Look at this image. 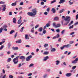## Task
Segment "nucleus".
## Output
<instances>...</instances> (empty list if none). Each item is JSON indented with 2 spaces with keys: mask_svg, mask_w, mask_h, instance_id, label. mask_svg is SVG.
I'll list each match as a JSON object with an SVG mask.
<instances>
[{
  "mask_svg": "<svg viewBox=\"0 0 78 78\" xmlns=\"http://www.w3.org/2000/svg\"><path fill=\"white\" fill-rule=\"evenodd\" d=\"M33 57V56L31 55H30L29 56H28L26 58V61H29V60Z\"/></svg>",
  "mask_w": 78,
  "mask_h": 78,
  "instance_id": "4",
  "label": "nucleus"
},
{
  "mask_svg": "<svg viewBox=\"0 0 78 78\" xmlns=\"http://www.w3.org/2000/svg\"><path fill=\"white\" fill-rule=\"evenodd\" d=\"M11 61V58H9L8 59L7 61L9 62H10Z\"/></svg>",
  "mask_w": 78,
  "mask_h": 78,
  "instance_id": "27",
  "label": "nucleus"
},
{
  "mask_svg": "<svg viewBox=\"0 0 78 78\" xmlns=\"http://www.w3.org/2000/svg\"><path fill=\"white\" fill-rule=\"evenodd\" d=\"M59 17L58 16H56L54 18V20H55L56 21H58L59 20Z\"/></svg>",
  "mask_w": 78,
  "mask_h": 78,
  "instance_id": "8",
  "label": "nucleus"
},
{
  "mask_svg": "<svg viewBox=\"0 0 78 78\" xmlns=\"http://www.w3.org/2000/svg\"><path fill=\"white\" fill-rule=\"evenodd\" d=\"M2 31H3V28H2V27H1L0 28V33H2Z\"/></svg>",
  "mask_w": 78,
  "mask_h": 78,
  "instance_id": "39",
  "label": "nucleus"
},
{
  "mask_svg": "<svg viewBox=\"0 0 78 78\" xmlns=\"http://www.w3.org/2000/svg\"><path fill=\"white\" fill-rule=\"evenodd\" d=\"M7 27L6 25H4L3 27V28H7Z\"/></svg>",
  "mask_w": 78,
  "mask_h": 78,
  "instance_id": "46",
  "label": "nucleus"
},
{
  "mask_svg": "<svg viewBox=\"0 0 78 78\" xmlns=\"http://www.w3.org/2000/svg\"><path fill=\"white\" fill-rule=\"evenodd\" d=\"M65 31V30H63L61 32L62 34H64V32Z\"/></svg>",
  "mask_w": 78,
  "mask_h": 78,
  "instance_id": "53",
  "label": "nucleus"
},
{
  "mask_svg": "<svg viewBox=\"0 0 78 78\" xmlns=\"http://www.w3.org/2000/svg\"><path fill=\"white\" fill-rule=\"evenodd\" d=\"M47 11L48 12H50V8L48 7L47 9Z\"/></svg>",
  "mask_w": 78,
  "mask_h": 78,
  "instance_id": "31",
  "label": "nucleus"
},
{
  "mask_svg": "<svg viewBox=\"0 0 78 78\" xmlns=\"http://www.w3.org/2000/svg\"><path fill=\"white\" fill-rule=\"evenodd\" d=\"M53 27H56V23H53Z\"/></svg>",
  "mask_w": 78,
  "mask_h": 78,
  "instance_id": "37",
  "label": "nucleus"
},
{
  "mask_svg": "<svg viewBox=\"0 0 78 78\" xmlns=\"http://www.w3.org/2000/svg\"><path fill=\"white\" fill-rule=\"evenodd\" d=\"M49 58V57L48 56L45 57L44 58V59H43V61H47V59H48Z\"/></svg>",
  "mask_w": 78,
  "mask_h": 78,
  "instance_id": "10",
  "label": "nucleus"
},
{
  "mask_svg": "<svg viewBox=\"0 0 78 78\" xmlns=\"http://www.w3.org/2000/svg\"><path fill=\"white\" fill-rule=\"evenodd\" d=\"M16 43H18V44H20L22 43V40H19L16 41Z\"/></svg>",
  "mask_w": 78,
  "mask_h": 78,
  "instance_id": "13",
  "label": "nucleus"
},
{
  "mask_svg": "<svg viewBox=\"0 0 78 78\" xmlns=\"http://www.w3.org/2000/svg\"><path fill=\"white\" fill-rule=\"evenodd\" d=\"M73 23V21H71L70 23L69 24V26H70Z\"/></svg>",
  "mask_w": 78,
  "mask_h": 78,
  "instance_id": "28",
  "label": "nucleus"
},
{
  "mask_svg": "<svg viewBox=\"0 0 78 78\" xmlns=\"http://www.w3.org/2000/svg\"><path fill=\"white\" fill-rule=\"evenodd\" d=\"M59 36H60V35H59V34H57V36H56V37H57V38H58L59 37Z\"/></svg>",
  "mask_w": 78,
  "mask_h": 78,
  "instance_id": "40",
  "label": "nucleus"
},
{
  "mask_svg": "<svg viewBox=\"0 0 78 78\" xmlns=\"http://www.w3.org/2000/svg\"><path fill=\"white\" fill-rule=\"evenodd\" d=\"M44 15L47 16V14H48V13L47 12H44Z\"/></svg>",
  "mask_w": 78,
  "mask_h": 78,
  "instance_id": "45",
  "label": "nucleus"
},
{
  "mask_svg": "<svg viewBox=\"0 0 78 78\" xmlns=\"http://www.w3.org/2000/svg\"><path fill=\"white\" fill-rule=\"evenodd\" d=\"M12 48L14 50H18V47H12Z\"/></svg>",
  "mask_w": 78,
  "mask_h": 78,
  "instance_id": "18",
  "label": "nucleus"
},
{
  "mask_svg": "<svg viewBox=\"0 0 78 78\" xmlns=\"http://www.w3.org/2000/svg\"><path fill=\"white\" fill-rule=\"evenodd\" d=\"M56 32H60V30H59V29H57L56 30Z\"/></svg>",
  "mask_w": 78,
  "mask_h": 78,
  "instance_id": "48",
  "label": "nucleus"
},
{
  "mask_svg": "<svg viewBox=\"0 0 78 78\" xmlns=\"http://www.w3.org/2000/svg\"><path fill=\"white\" fill-rule=\"evenodd\" d=\"M56 65H58L59 64L60 62L58 60H57L56 61Z\"/></svg>",
  "mask_w": 78,
  "mask_h": 78,
  "instance_id": "23",
  "label": "nucleus"
},
{
  "mask_svg": "<svg viewBox=\"0 0 78 78\" xmlns=\"http://www.w3.org/2000/svg\"><path fill=\"white\" fill-rule=\"evenodd\" d=\"M9 16H12V12H9Z\"/></svg>",
  "mask_w": 78,
  "mask_h": 78,
  "instance_id": "32",
  "label": "nucleus"
},
{
  "mask_svg": "<svg viewBox=\"0 0 78 78\" xmlns=\"http://www.w3.org/2000/svg\"><path fill=\"white\" fill-rule=\"evenodd\" d=\"M73 28V25L69 27V29H72V28Z\"/></svg>",
  "mask_w": 78,
  "mask_h": 78,
  "instance_id": "43",
  "label": "nucleus"
},
{
  "mask_svg": "<svg viewBox=\"0 0 78 78\" xmlns=\"http://www.w3.org/2000/svg\"><path fill=\"white\" fill-rule=\"evenodd\" d=\"M72 76V73H67L66 74V76L67 77H69V76Z\"/></svg>",
  "mask_w": 78,
  "mask_h": 78,
  "instance_id": "6",
  "label": "nucleus"
},
{
  "mask_svg": "<svg viewBox=\"0 0 78 78\" xmlns=\"http://www.w3.org/2000/svg\"><path fill=\"white\" fill-rule=\"evenodd\" d=\"M6 76L5 74L4 75V76L2 77V78H6Z\"/></svg>",
  "mask_w": 78,
  "mask_h": 78,
  "instance_id": "62",
  "label": "nucleus"
},
{
  "mask_svg": "<svg viewBox=\"0 0 78 78\" xmlns=\"http://www.w3.org/2000/svg\"><path fill=\"white\" fill-rule=\"evenodd\" d=\"M77 62L75 60H74L73 61H72V64H76Z\"/></svg>",
  "mask_w": 78,
  "mask_h": 78,
  "instance_id": "26",
  "label": "nucleus"
},
{
  "mask_svg": "<svg viewBox=\"0 0 78 78\" xmlns=\"http://www.w3.org/2000/svg\"><path fill=\"white\" fill-rule=\"evenodd\" d=\"M41 5H44V2H41Z\"/></svg>",
  "mask_w": 78,
  "mask_h": 78,
  "instance_id": "60",
  "label": "nucleus"
},
{
  "mask_svg": "<svg viewBox=\"0 0 78 78\" xmlns=\"http://www.w3.org/2000/svg\"><path fill=\"white\" fill-rule=\"evenodd\" d=\"M56 51V49L55 48H53L51 49V51L52 52H54V51Z\"/></svg>",
  "mask_w": 78,
  "mask_h": 78,
  "instance_id": "19",
  "label": "nucleus"
},
{
  "mask_svg": "<svg viewBox=\"0 0 78 78\" xmlns=\"http://www.w3.org/2000/svg\"><path fill=\"white\" fill-rule=\"evenodd\" d=\"M3 47H4V45H1V47L0 48V50H2V49H3Z\"/></svg>",
  "mask_w": 78,
  "mask_h": 78,
  "instance_id": "30",
  "label": "nucleus"
},
{
  "mask_svg": "<svg viewBox=\"0 0 78 78\" xmlns=\"http://www.w3.org/2000/svg\"><path fill=\"white\" fill-rule=\"evenodd\" d=\"M16 4H17V2H15V3H12V4L11 5L12 6H15L16 5Z\"/></svg>",
  "mask_w": 78,
  "mask_h": 78,
  "instance_id": "17",
  "label": "nucleus"
},
{
  "mask_svg": "<svg viewBox=\"0 0 78 78\" xmlns=\"http://www.w3.org/2000/svg\"><path fill=\"white\" fill-rule=\"evenodd\" d=\"M42 27H40L38 30L40 32H41V31H42Z\"/></svg>",
  "mask_w": 78,
  "mask_h": 78,
  "instance_id": "22",
  "label": "nucleus"
},
{
  "mask_svg": "<svg viewBox=\"0 0 78 78\" xmlns=\"http://www.w3.org/2000/svg\"><path fill=\"white\" fill-rule=\"evenodd\" d=\"M65 47H64V46L63 45L62 47H60V49L61 50H63Z\"/></svg>",
  "mask_w": 78,
  "mask_h": 78,
  "instance_id": "35",
  "label": "nucleus"
},
{
  "mask_svg": "<svg viewBox=\"0 0 78 78\" xmlns=\"http://www.w3.org/2000/svg\"><path fill=\"white\" fill-rule=\"evenodd\" d=\"M18 78H23V77L22 76H19L18 77Z\"/></svg>",
  "mask_w": 78,
  "mask_h": 78,
  "instance_id": "63",
  "label": "nucleus"
},
{
  "mask_svg": "<svg viewBox=\"0 0 78 78\" xmlns=\"http://www.w3.org/2000/svg\"><path fill=\"white\" fill-rule=\"evenodd\" d=\"M16 21L17 20H16V18H14L13 19V22L14 23H16Z\"/></svg>",
  "mask_w": 78,
  "mask_h": 78,
  "instance_id": "12",
  "label": "nucleus"
},
{
  "mask_svg": "<svg viewBox=\"0 0 78 78\" xmlns=\"http://www.w3.org/2000/svg\"><path fill=\"white\" fill-rule=\"evenodd\" d=\"M32 75V73H30L28 75V76H31Z\"/></svg>",
  "mask_w": 78,
  "mask_h": 78,
  "instance_id": "56",
  "label": "nucleus"
},
{
  "mask_svg": "<svg viewBox=\"0 0 78 78\" xmlns=\"http://www.w3.org/2000/svg\"><path fill=\"white\" fill-rule=\"evenodd\" d=\"M17 33L16 32L15 34V35L14 37H17Z\"/></svg>",
  "mask_w": 78,
  "mask_h": 78,
  "instance_id": "57",
  "label": "nucleus"
},
{
  "mask_svg": "<svg viewBox=\"0 0 78 78\" xmlns=\"http://www.w3.org/2000/svg\"><path fill=\"white\" fill-rule=\"evenodd\" d=\"M23 5V2H21L20 3V5Z\"/></svg>",
  "mask_w": 78,
  "mask_h": 78,
  "instance_id": "52",
  "label": "nucleus"
},
{
  "mask_svg": "<svg viewBox=\"0 0 78 78\" xmlns=\"http://www.w3.org/2000/svg\"><path fill=\"white\" fill-rule=\"evenodd\" d=\"M7 53L8 55H9V54H10V51H8L7 52Z\"/></svg>",
  "mask_w": 78,
  "mask_h": 78,
  "instance_id": "61",
  "label": "nucleus"
},
{
  "mask_svg": "<svg viewBox=\"0 0 78 78\" xmlns=\"http://www.w3.org/2000/svg\"><path fill=\"white\" fill-rule=\"evenodd\" d=\"M58 42H61V38H59L58 40Z\"/></svg>",
  "mask_w": 78,
  "mask_h": 78,
  "instance_id": "55",
  "label": "nucleus"
},
{
  "mask_svg": "<svg viewBox=\"0 0 78 78\" xmlns=\"http://www.w3.org/2000/svg\"><path fill=\"white\" fill-rule=\"evenodd\" d=\"M64 47H66V48H69V47H71V45L70 44H67L64 45Z\"/></svg>",
  "mask_w": 78,
  "mask_h": 78,
  "instance_id": "11",
  "label": "nucleus"
},
{
  "mask_svg": "<svg viewBox=\"0 0 78 78\" xmlns=\"http://www.w3.org/2000/svg\"><path fill=\"white\" fill-rule=\"evenodd\" d=\"M34 65V64H30L29 66V67H32V66H33Z\"/></svg>",
  "mask_w": 78,
  "mask_h": 78,
  "instance_id": "51",
  "label": "nucleus"
},
{
  "mask_svg": "<svg viewBox=\"0 0 78 78\" xmlns=\"http://www.w3.org/2000/svg\"><path fill=\"white\" fill-rule=\"evenodd\" d=\"M47 74H46V75H44V78H46V77H47Z\"/></svg>",
  "mask_w": 78,
  "mask_h": 78,
  "instance_id": "58",
  "label": "nucleus"
},
{
  "mask_svg": "<svg viewBox=\"0 0 78 78\" xmlns=\"http://www.w3.org/2000/svg\"><path fill=\"white\" fill-rule=\"evenodd\" d=\"M61 27V24L59 23L57 24L55 28H58Z\"/></svg>",
  "mask_w": 78,
  "mask_h": 78,
  "instance_id": "15",
  "label": "nucleus"
},
{
  "mask_svg": "<svg viewBox=\"0 0 78 78\" xmlns=\"http://www.w3.org/2000/svg\"><path fill=\"white\" fill-rule=\"evenodd\" d=\"M69 5H72L73 4V2H71L70 1H69Z\"/></svg>",
  "mask_w": 78,
  "mask_h": 78,
  "instance_id": "47",
  "label": "nucleus"
},
{
  "mask_svg": "<svg viewBox=\"0 0 78 78\" xmlns=\"http://www.w3.org/2000/svg\"><path fill=\"white\" fill-rule=\"evenodd\" d=\"M51 11L54 14L56 13V10L55 8H52L51 10Z\"/></svg>",
  "mask_w": 78,
  "mask_h": 78,
  "instance_id": "7",
  "label": "nucleus"
},
{
  "mask_svg": "<svg viewBox=\"0 0 78 78\" xmlns=\"http://www.w3.org/2000/svg\"><path fill=\"white\" fill-rule=\"evenodd\" d=\"M22 66V64L21 63L19 64L18 67H20Z\"/></svg>",
  "mask_w": 78,
  "mask_h": 78,
  "instance_id": "50",
  "label": "nucleus"
},
{
  "mask_svg": "<svg viewBox=\"0 0 78 78\" xmlns=\"http://www.w3.org/2000/svg\"><path fill=\"white\" fill-rule=\"evenodd\" d=\"M20 57L19 56L16 57V58L13 59V61L14 63L15 64H16L19 62V58Z\"/></svg>",
  "mask_w": 78,
  "mask_h": 78,
  "instance_id": "3",
  "label": "nucleus"
},
{
  "mask_svg": "<svg viewBox=\"0 0 78 78\" xmlns=\"http://www.w3.org/2000/svg\"><path fill=\"white\" fill-rule=\"evenodd\" d=\"M32 12H29L27 13V15L29 16H33L34 17H35V16L37 14V11L36 9H34L32 10Z\"/></svg>",
  "mask_w": 78,
  "mask_h": 78,
  "instance_id": "1",
  "label": "nucleus"
},
{
  "mask_svg": "<svg viewBox=\"0 0 78 78\" xmlns=\"http://www.w3.org/2000/svg\"><path fill=\"white\" fill-rule=\"evenodd\" d=\"M19 57H20V59H22V60L25 59V57L24 56H21Z\"/></svg>",
  "mask_w": 78,
  "mask_h": 78,
  "instance_id": "9",
  "label": "nucleus"
},
{
  "mask_svg": "<svg viewBox=\"0 0 78 78\" xmlns=\"http://www.w3.org/2000/svg\"><path fill=\"white\" fill-rule=\"evenodd\" d=\"M38 27H39V25L37 24L35 27V28H37Z\"/></svg>",
  "mask_w": 78,
  "mask_h": 78,
  "instance_id": "49",
  "label": "nucleus"
},
{
  "mask_svg": "<svg viewBox=\"0 0 78 78\" xmlns=\"http://www.w3.org/2000/svg\"><path fill=\"white\" fill-rule=\"evenodd\" d=\"M9 78H13V76L11 75H9Z\"/></svg>",
  "mask_w": 78,
  "mask_h": 78,
  "instance_id": "42",
  "label": "nucleus"
},
{
  "mask_svg": "<svg viewBox=\"0 0 78 78\" xmlns=\"http://www.w3.org/2000/svg\"><path fill=\"white\" fill-rule=\"evenodd\" d=\"M48 44H45L44 45V47L45 48H46V47H48Z\"/></svg>",
  "mask_w": 78,
  "mask_h": 78,
  "instance_id": "29",
  "label": "nucleus"
},
{
  "mask_svg": "<svg viewBox=\"0 0 78 78\" xmlns=\"http://www.w3.org/2000/svg\"><path fill=\"white\" fill-rule=\"evenodd\" d=\"M46 27H50V25L49 23H48L47 24H46Z\"/></svg>",
  "mask_w": 78,
  "mask_h": 78,
  "instance_id": "41",
  "label": "nucleus"
},
{
  "mask_svg": "<svg viewBox=\"0 0 78 78\" xmlns=\"http://www.w3.org/2000/svg\"><path fill=\"white\" fill-rule=\"evenodd\" d=\"M46 30H44L43 31V34H45V33H46Z\"/></svg>",
  "mask_w": 78,
  "mask_h": 78,
  "instance_id": "44",
  "label": "nucleus"
},
{
  "mask_svg": "<svg viewBox=\"0 0 78 78\" xmlns=\"http://www.w3.org/2000/svg\"><path fill=\"white\" fill-rule=\"evenodd\" d=\"M76 66H74L72 68V69H75V68H76Z\"/></svg>",
  "mask_w": 78,
  "mask_h": 78,
  "instance_id": "54",
  "label": "nucleus"
},
{
  "mask_svg": "<svg viewBox=\"0 0 78 78\" xmlns=\"http://www.w3.org/2000/svg\"><path fill=\"white\" fill-rule=\"evenodd\" d=\"M56 2V0H54L53 1L51 2V4H52V3H55Z\"/></svg>",
  "mask_w": 78,
  "mask_h": 78,
  "instance_id": "34",
  "label": "nucleus"
},
{
  "mask_svg": "<svg viewBox=\"0 0 78 78\" xmlns=\"http://www.w3.org/2000/svg\"><path fill=\"white\" fill-rule=\"evenodd\" d=\"M25 38L26 39H29V38H28V35L26 34L25 35Z\"/></svg>",
  "mask_w": 78,
  "mask_h": 78,
  "instance_id": "25",
  "label": "nucleus"
},
{
  "mask_svg": "<svg viewBox=\"0 0 78 78\" xmlns=\"http://www.w3.org/2000/svg\"><path fill=\"white\" fill-rule=\"evenodd\" d=\"M64 2H65V0H60L59 2V3L60 4H61V3H63Z\"/></svg>",
  "mask_w": 78,
  "mask_h": 78,
  "instance_id": "14",
  "label": "nucleus"
},
{
  "mask_svg": "<svg viewBox=\"0 0 78 78\" xmlns=\"http://www.w3.org/2000/svg\"><path fill=\"white\" fill-rule=\"evenodd\" d=\"M34 27H33L31 30L30 31L31 33H34Z\"/></svg>",
  "mask_w": 78,
  "mask_h": 78,
  "instance_id": "20",
  "label": "nucleus"
},
{
  "mask_svg": "<svg viewBox=\"0 0 78 78\" xmlns=\"http://www.w3.org/2000/svg\"><path fill=\"white\" fill-rule=\"evenodd\" d=\"M70 17L69 16H66V18L65 19V20L66 22V23L64 24L63 21H62V25H67L69 23L70 19Z\"/></svg>",
  "mask_w": 78,
  "mask_h": 78,
  "instance_id": "2",
  "label": "nucleus"
},
{
  "mask_svg": "<svg viewBox=\"0 0 78 78\" xmlns=\"http://www.w3.org/2000/svg\"><path fill=\"white\" fill-rule=\"evenodd\" d=\"M75 60L77 62L78 61V58H76Z\"/></svg>",
  "mask_w": 78,
  "mask_h": 78,
  "instance_id": "64",
  "label": "nucleus"
},
{
  "mask_svg": "<svg viewBox=\"0 0 78 78\" xmlns=\"http://www.w3.org/2000/svg\"><path fill=\"white\" fill-rule=\"evenodd\" d=\"M2 8H3L2 9V10L3 11H5V10H6V5H2Z\"/></svg>",
  "mask_w": 78,
  "mask_h": 78,
  "instance_id": "5",
  "label": "nucleus"
},
{
  "mask_svg": "<svg viewBox=\"0 0 78 78\" xmlns=\"http://www.w3.org/2000/svg\"><path fill=\"white\" fill-rule=\"evenodd\" d=\"M65 10V9H62L59 11V13H62V12H63Z\"/></svg>",
  "mask_w": 78,
  "mask_h": 78,
  "instance_id": "16",
  "label": "nucleus"
},
{
  "mask_svg": "<svg viewBox=\"0 0 78 78\" xmlns=\"http://www.w3.org/2000/svg\"><path fill=\"white\" fill-rule=\"evenodd\" d=\"M78 19V14H77L76 15V19L77 20Z\"/></svg>",
  "mask_w": 78,
  "mask_h": 78,
  "instance_id": "59",
  "label": "nucleus"
},
{
  "mask_svg": "<svg viewBox=\"0 0 78 78\" xmlns=\"http://www.w3.org/2000/svg\"><path fill=\"white\" fill-rule=\"evenodd\" d=\"M14 30H12L10 31V34H12L13 33H14Z\"/></svg>",
  "mask_w": 78,
  "mask_h": 78,
  "instance_id": "33",
  "label": "nucleus"
},
{
  "mask_svg": "<svg viewBox=\"0 0 78 78\" xmlns=\"http://www.w3.org/2000/svg\"><path fill=\"white\" fill-rule=\"evenodd\" d=\"M74 43V41H71L69 42V44H73Z\"/></svg>",
  "mask_w": 78,
  "mask_h": 78,
  "instance_id": "36",
  "label": "nucleus"
},
{
  "mask_svg": "<svg viewBox=\"0 0 78 78\" xmlns=\"http://www.w3.org/2000/svg\"><path fill=\"white\" fill-rule=\"evenodd\" d=\"M5 2H2V1H1L0 2V4H5Z\"/></svg>",
  "mask_w": 78,
  "mask_h": 78,
  "instance_id": "38",
  "label": "nucleus"
},
{
  "mask_svg": "<svg viewBox=\"0 0 78 78\" xmlns=\"http://www.w3.org/2000/svg\"><path fill=\"white\" fill-rule=\"evenodd\" d=\"M22 20H19L18 21L17 23L18 24H20L22 23Z\"/></svg>",
  "mask_w": 78,
  "mask_h": 78,
  "instance_id": "21",
  "label": "nucleus"
},
{
  "mask_svg": "<svg viewBox=\"0 0 78 78\" xmlns=\"http://www.w3.org/2000/svg\"><path fill=\"white\" fill-rule=\"evenodd\" d=\"M48 53H49V52H47V51H45L44 52L43 54L44 55H48Z\"/></svg>",
  "mask_w": 78,
  "mask_h": 78,
  "instance_id": "24",
  "label": "nucleus"
}]
</instances>
